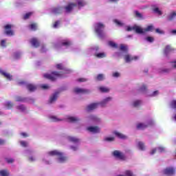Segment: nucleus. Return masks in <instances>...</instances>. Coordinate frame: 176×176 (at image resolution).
Masks as SVG:
<instances>
[{"label":"nucleus","mask_w":176,"mask_h":176,"mask_svg":"<svg viewBox=\"0 0 176 176\" xmlns=\"http://www.w3.org/2000/svg\"><path fill=\"white\" fill-rule=\"evenodd\" d=\"M32 15V12H28L24 15V19L27 20L28 19H30V17Z\"/></svg>","instance_id":"09e8293b"},{"label":"nucleus","mask_w":176,"mask_h":176,"mask_svg":"<svg viewBox=\"0 0 176 176\" xmlns=\"http://www.w3.org/2000/svg\"><path fill=\"white\" fill-rule=\"evenodd\" d=\"M78 120H79V118L78 117L70 116L68 118V122L75 123L76 122H78Z\"/></svg>","instance_id":"2f4dec72"},{"label":"nucleus","mask_w":176,"mask_h":176,"mask_svg":"<svg viewBox=\"0 0 176 176\" xmlns=\"http://www.w3.org/2000/svg\"><path fill=\"white\" fill-rule=\"evenodd\" d=\"M137 147L140 151H145L146 147H145V144L142 142H137Z\"/></svg>","instance_id":"393cba45"},{"label":"nucleus","mask_w":176,"mask_h":176,"mask_svg":"<svg viewBox=\"0 0 176 176\" xmlns=\"http://www.w3.org/2000/svg\"><path fill=\"white\" fill-rule=\"evenodd\" d=\"M152 124H153V121H152V120H150L145 122L138 123L136 125V127L138 130H144V129H146V127H149V126H152Z\"/></svg>","instance_id":"0eeeda50"},{"label":"nucleus","mask_w":176,"mask_h":176,"mask_svg":"<svg viewBox=\"0 0 176 176\" xmlns=\"http://www.w3.org/2000/svg\"><path fill=\"white\" fill-rule=\"evenodd\" d=\"M9 170L6 169L0 170V176H9Z\"/></svg>","instance_id":"c756f323"},{"label":"nucleus","mask_w":176,"mask_h":176,"mask_svg":"<svg viewBox=\"0 0 176 176\" xmlns=\"http://www.w3.org/2000/svg\"><path fill=\"white\" fill-rule=\"evenodd\" d=\"M12 28H13V25L8 24L5 26L6 34L8 36H12V35H14V33L13 32V31H12Z\"/></svg>","instance_id":"f8f14e48"},{"label":"nucleus","mask_w":176,"mask_h":176,"mask_svg":"<svg viewBox=\"0 0 176 176\" xmlns=\"http://www.w3.org/2000/svg\"><path fill=\"white\" fill-rule=\"evenodd\" d=\"M78 82H86V80H87L86 78H79Z\"/></svg>","instance_id":"680f3d73"},{"label":"nucleus","mask_w":176,"mask_h":176,"mask_svg":"<svg viewBox=\"0 0 176 176\" xmlns=\"http://www.w3.org/2000/svg\"><path fill=\"white\" fill-rule=\"evenodd\" d=\"M57 69H60L63 71V74H60L57 72H53L52 74H45L43 75L45 79H49L50 80H56L57 78H65L68 74H71L72 70L65 67L61 63L56 65Z\"/></svg>","instance_id":"f257e3e1"},{"label":"nucleus","mask_w":176,"mask_h":176,"mask_svg":"<svg viewBox=\"0 0 176 176\" xmlns=\"http://www.w3.org/2000/svg\"><path fill=\"white\" fill-rule=\"evenodd\" d=\"M6 107L7 109H10L11 108L13 107V103H12L11 102H7L6 103Z\"/></svg>","instance_id":"a18cd8bd"},{"label":"nucleus","mask_w":176,"mask_h":176,"mask_svg":"<svg viewBox=\"0 0 176 176\" xmlns=\"http://www.w3.org/2000/svg\"><path fill=\"white\" fill-rule=\"evenodd\" d=\"M176 17V11L172 12L169 15H168V20H173V19H175Z\"/></svg>","instance_id":"72a5a7b5"},{"label":"nucleus","mask_w":176,"mask_h":176,"mask_svg":"<svg viewBox=\"0 0 176 176\" xmlns=\"http://www.w3.org/2000/svg\"><path fill=\"white\" fill-rule=\"evenodd\" d=\"M126 31H135L136 34H144L146 32L153 31V25H150L146 27V28L142 29L141 26L134 25L132 26H126Z\"/></svg>","instance_id":"20e7f679"},{"label":"nucleus","mask_w":176,"mask_h":176,"mask_svg":"<svg viewBox=\"0 0 176 176\" xmlns=\"http://www.w3.org/2000/svg\"><path fill=\"white\" fill-rule=\"evenodd\" d=\"M21 135H22V137H28V135L26 133H21Z\"/></svg>","instance_id":"0e129e2a"},{"label":"nucleus","mask_w":176,"mask_h":176,"mask_svg":"<svg viewBox=\"0 0 176 176\" xmlns=\"http://www.w3.org/2000/svg\"><path fill=\"white\" fill-rule=\"evenodd\" d=\"M159 96V91H154L152 94H150L151 97H156Z\"/></svg>","instance_id":"8fccbe9b"},{"label":"nucleus","mask_w":176,"mask_h":176,"mask_svg":"<svg viewBox=\"0 0 176 176\" xmlns=\"http://www.w3.org/2000/svg\"><path fill=\"white\" fill-rule=\"evenodd\" d=\"M170 65L171 67H173V68H176V60H173L170 63Z\"/></svg>","instance_id":"6e6d98bb"},{"label":"nucleus","mask_w":176,"mask_h":176,"mask_svg":"<svg viewBox=\"0 0 176 176\" xmlns=\"http://www.w3.org/2000/svg\"><path fill=\"white\" fill-rule=\"evenodd\" d=\"M112 155L116 157V159H118L119 160H122L124 157V154H123L122 151L118 150L114 151L112 153Z\"/></svg>","instance_id":"9b49d317"},{"label":"nucleus","mask_w":176,"mask_h":176,"mask_svg":"<svg viewBox=\"0 0 176 176\" xmlns=\"http://www.w3.org/2000/svg\"><path fill=\"white\" fill-rule=\"evenodd\" d=\"M19 85H26V82L25 81H20Z\"/></svg>","instance_id":"774afa93"},{"label":"nucleus","mask_w":176,"mask_h":176,"mask_svg":"<svg viewBox=\"0 0 176 176\" xmlns=\"http://www.w3.org/2000/svg\"><path fill=\"white\" fill-rule=\"evenodd\" d=\"M96 79L100 81L104 80L105 79V75L101 74H98L96 77Z\"/></svg>","instance_id":"79ce46f5"},{"label":"nucleus","mask_w":176,"mask_h":176,"mask_svg":"<svg viewBox=\"0 0 176 176\" xmlns=\"http://www.w3.org/2000/svg\"><path fill=\"white\" fill-rule=\"evenodd\" d=\"M114 23L118 27H123V25H124V23L118 19H114Z\"/></svg>","instance_id":"e433bc0d"},{"label":"nucleus","mask_w":176,"mask_h":176,"mask_svg":"<svg viewBox=\"0 0 176 176\" xmlns=\"http://www.w3.org/2000/svg\"><path fill=\"white\" fill-rule=\"evenodd\" d=\"M74 93L76 94H83V93H86V90L82 88L76 87L74 89Z\"/></svg>","instance_id":"4be33fe9"},{"label":"nucleus","mask_w":176,"mask_h":176,"mask_svg":"<svg viewBox=\"0 0 176 176\" xmlns=\"http://www.w3.org/2000/svg\"><path fill=\"white\" fill-rule=\"evenodd\" d=\"M146 41L147 42H149L150 43H152V42H153V41H155V39L152 36H147V37H146Z\"/></svg>","instance_id":"de8ad7c7"},{"label":"nucleus","mask_w":176,"mask_h":176,"mask_svg":"<svg viewBox=\"0 0 176 176\" xmlns=\"http://www.w3.org/2000/svg\"><path fill=\"white\" fill-rule=\"evenodd\" d=\"M99 107H100V104L98 102L91 103L87 107V111H94V109H97V108Z\"/></svg>","instance_id":"dca6fc26"},{"label":"nucleus","mask_w":176,"mask_h":176,"mask_svg":"<svg viewBox=\"0 0 176 176\" xmlns=\"http://www.w3.org/2000/svg\"><path fill=\"white\" fill-rule=\"evenodd\" d=\"M0 74L4 76V78H6L8 80H13V76L10 75V74L2 70V69H0Z\"/></svg>","instance_id":"2eb2a0df"},{"label":"nucleus","mask_w":176,"mask_h":176,"mask_svg":"<svg viewBox=\"0 0 176 176\" xmlns=\"http://www.w3.org/2000/svg\"><path fill=\"white\" fill-rule=\"evenodd\" d=\"M16 109L19 110L20 112H25L26 108L23 104H20L16 107Z\"/></svg>","instance_id":"a19ab883"},{"label":"nucleus","mask_w":176,"mask_h":176,"mask_svg":"<svg viewBox=\"0 0 176 176\" xmlns=\"http://www.w3.org/2000/svg\"><path fill=\"white\" fill-rule=\"evenodd\" d=\"M29 160H30V162H35V157H29Z\"/></svg>","instance_id":"e2e57ef3"},{"label":"nucleus","mask_w":176,"mask_h":176,"mask_svg":"<svg viewBox=\"0 0 176 176\" xmlns=\"http://www.w3.org/2000/svg\"><path fill=\"white\" fill-rule=\"evenodd\" d=\"M172 50H173V47H171V46H170V45H167L165 47L164 53H165V54H168V52H171Z\"/></svg>","instance_id":"ea45409f"},{"label":"nucleus","mask_w":176,"mask_h":176,"mask_svg":"<svg viewBox=\"0 0 176 176\" xmlns=\"http://www.w3.org/2000/svg\"><path fill=\"white\" fill-rule=\"evenodd\" d=\"M109 90H110L109 88L107 87L102 86L99 87V91L101 93H109Z\"/></svg>","instance_id":"c85d7f7f"},{"label":"nucleus","mask_w":176,"mask_h":176,"mask_svg":"<svg viewBox=\"0 0 176 176\" xmlns=\"http://www.w3.org/2000/svg\"><path fill=\"white\" fill-rule=\"evenodd\" d=\"M141 104H142V101H141L140 100H136L133 102L132 105L133 107L137 108V107H140Z\"/></svg>","instance_id":"7c9ffc66"},{"label":"nucleus","mask_w":176,"mask_h":176,"mask_svg":"<svg viewBox=\"0 0 176 176\" xmlns=\"http://www.w3.org/2000/svg\"><path fill=\"white\" fill-rule=\"evenodd\" d=\"M134 14L135 17H137V19H139L140 20H143V19H145V17H144V15H142V14L140 13L138 11H135Z\"/></svg>","instance_id":"cd10ccee"},{"label":"nucleus","mask_w":176,"mask_h":176,"mask_svg":"<svg viewBox=\"0 0 176 176\" xmlns=\"http://www.w3.org/2000/svg\"><path fill=\"white\" fill-rule=\"evenodd\" d=\"M108 45L109 46H110L111 47H113L114 49L118 48V44L113 41H109Z\"/></svg>","instance_id":"4c0bfd02"},{"label":"nucleus","mask_w":176,"mask_h":176,"mask_svg":"<svg viewBox=\"0 0 176 176\" xmlns=\"http://www.w3.org/2000/svg\"><path fill=\"white\" fill-rule=\"evenodd\" d=\"M20 56H21V54L16 52L14 54V56L15 58H20Z\"/></svg>","instance_id":"4d7b16f0"},{"label":"nucleus","mask_w":176,"mask_h":176,"mask_svg":"<svg viewBox=\"0 0 176 176\" xmlns=\"http://www.w3.org/2000/svg\"><path fill=\"white\" fill-rule=\"evenodd\" d=\"M97 50H98V47H95L91 49V52H92V53H94L96 57H97L98 58H104L107 57V54H105V52L96 53V52H97Z\"/></svg>","instance_id":"6e6552de"},{"label":"nucleus","mask_w":176,"mask_h":176,"mask_svg":"<svg viewBox=\"0 0 176 176\" xmlns=\"http://www.w3.org/2000/svg\"><path fill=\"white\" fill-rule=\"evenodd\" d=\"M170 108L173 109H176V100H172L170 102ZM173 120L176 122V113L173 117Z\"/></svg>","instance_id":"bb28decb"},{"label":"nucleus","mask_w":176,"mask_h":176,"mask_svg":"<svg viewBox=\"0 0 176 176\" xmlns=\"http://www.w3.org/2000/svg\"><path fill=\"white\" fill-rule=\"evenodd\" d=\"M88 120L91 122V123H94L95 124H98V123L101 122V119L100 118L97 117V116L93 115L88 116Z\"/></svg>","instance_id":"9d476101"},{"label":"nucleus","mask_w":176,"mask_h":176,"mask_svg":"<svg viewBox=\"0 0 176 176\" xmlns=\"http://www.w3.org/2000/svg\"><path fill=\"white\" fill-rule=\"evenodd\" d=\"M19 144L21 145V146H23V148H26V146H28V142H25V141H20Z\"/></svg>","instance_id":"c03bdc74"},{"label":"nucleus","mask_w":176,"mask_h":176,"mask_svg":"<svg viewBox=\"0 0 176 176\" xmlns=\"http://www.w3.org/2000/svg\"><path fill=\"white\" fill-rule=\"evenodd\" d=\"M30 43L33 47H38V46H39V41L35 38L30 40Z\"/></svg>","instance_id":"5701e85b"},{"label":"nucleus","mask_w":176,"mask_h":176,"mask_svg":"<svg viewBox=\"0 0 176 176\" xmlns=\"http://www.w3.org/2000/svg\"><path fill=\"white\" fill-rule=\"evenodd\" d=\"M52 156H56L58 163H65L67 160H68V157L64 155L62 152H60L57 150L49 151L47 155H45L44 159L43 160L44 163L45 164H50V162L48 161H46L47 159H49V157H52Z\"/></svg>","instance_id":"f03ea898"},{"label":"nucleus","mask_w":176,"mask_h":176,"mask_svg":"<svg viewBox=\"0 0 176 176\" xmlns=\"http://www.w3.org/2000/svg\"><path fill=\"white\" fill-rule=\"evenodd\" d=\"M156 151H157L160 153H163V152H166V148L163 146H159L157 148H153L150 152L151 155H155V153H156Z\"/></svg>","instance_id":"a211bd4d"},{"label":"nucleus","mask_w":176,"mask_h":176,"mask_svg":"<svg viewBox=\"0 0 176 176\" xmlns=\"http://www.w3.org/2000/svg\"><path fill=\"white\" fill-rule=\"evenodd\" d=\"M50 120L51 122H60L61 120V119L55 116H50Z\"/></svg>","instance_id":"473e14b6"},{"label":"nucleus","mask_w":176,"mask_h":176,"mask_svg":"<svg viewBox=\"0 0 176 176\" xmlns=\"http://www.w3.org/2000/svg\"><path fill=\"white\" fill-rule=\"evenodd\" d=\"M94 28L95 32L99 36V38H102V36H104V24H102V23H96L94 25Z\"/></svg>","instance_id":"423d86ee"},{"label":"nucleus","mask_w":176,"mask_h":176,"mask_svg":"<svg viewBox=\"0 0 176 176\" xmlns=\"http://www.w3.org/2000/svg\"><path fill=\"white\" fill-rule=\"evenodd\" d=\"M57 98H58V93L56 92L50 96V103L53 104L54 102H56V101L57 100Z\"/></svg>","instance_id":"412c9836"},{"label":"nucleus","mask_w":176,"mask_h":176,"mask_svg":"<svg viewBox=\"0 0 176 176\" xmlns=\"http://www.w3.org/2000/svg\"><path fill=\"white\" fill-rule=\"evenodd\" d=\"M110 101H112V98L107 97L103 99L100 102H98V104H99V107H106L107 104L110 102Z\"/></svg>","instance_id":"f3484780"},{"label":"nucleus","mask_w":176,"mask_h":176,"mask_svg":"<svg viewBox=\"0 0 176 176\" xmlns=\"http://www.w3.org/2000/svg\"><path fill=\"white\" fill-rule=\"evenodd\" d=\"M27 87L29 91H35L38 87L34 84H28Z\"/></svg>","instance_id":"b1692460"},{"label":"nucleus","mask_w":176,"mask_h":176,"mask_svg":"<svg viewBox=\"0 0 176 176\" xmlns=\"http://www.w3.org/2000/svg\"><path fill=\"white\" fill-rule=\"evenodd\" d=\"M87 130L89 131V133H93L94 134L101 133V129L98 126H89L87 128Z\"/></svg>","instance_id":"ddd939ff"},{"label":"nucleus","mask_w":176,"mask_h":176,"mask_svg":"<svg viewBox=\"0 0 176 176\" xmlns=\"http://www.w3.org/2000/svg\"><path fill=\"white\" fill-rule=\"evenodd\" d=\"M6 160L7 163H13V162H14V160L12 158H6Z\"/></svg>","instance_id":"5fc2aeb1"},{"label":"nucleus","mask_w":176,"mask_h":176,"mask_svg":"<svg viewBox=\"0 0 176 176\" xmlns=\"http://www.w3.org/2000/svg\"><path fill=\"white\" fill-rule=\"evenodd\" d=\"M67 140H68V141H69L70 142H73L74 144H76V143L79 142V139H78V138H75L74 136H68Z\"/></svg>","instance_id":"a878e982"},{"label":"nucleus","mask_w":176,"mask_h":176,"mask_svg":"<svg viewBox=\"0 0 176 176\" xmlns=\"http://www.w3.org/2000/svg\"><path fill=\"white\" fill-rule=\"evenodd\" d=\"M154 13H156L159 16H162V11L158 8H155L153 9Z\"/></svg>","instance_id":"37998d69"},{"label":"nucleus","mask_w":176,"mask_h":176,"mask_svg":"<svg viewBox=\"0 0 176 176\" xmlns=\"http://www.w3.org/2000/svg\"><path fill=\"white\" fill-rule=\"evenodd\" d=\"M113 134L117 137V138H120V140H127V136L119 131H114Z\"/></svg>","instance_id":"6ab92c4d"},{"label":"nucleus","mask_w":176,"mask_h":176,"mask_svg":"<svg viewBox=\"0 0 176 176\" xmlns=\"http://www.w3.org/2000/svg\"><path fill=\"white\" fill-rule=\"evenodd\" d=\"M120 53H118L117 56H124V58L126 63H131V61H137L140 57L137 56H131L127 53V47L124 45H120Z\"/></svg>","instance_id":"7ed1b4c3"},{"label":"nucleus","mask_w":176,"mask_h":176,"mask_svg":"<svg viewBox=\"0 0 176 176\" xmlns=\"http://www.w3.org/2000/svg\"><path fill=\"white\" fill-rule=\"evenodd\" d=\"M5 144V140L0 139V145Z\"/></svg>","instance_id":"69168bd1"},{"label":"nucleus","mask_w":176,"mask_h":176,"mask_svg":"<svg viewBox=\"0 0 176 176\" xmlns=\"http://www.w3.org/2000/svg\"><path fill=\"white\" fill-rule=\"evenodd\" d=\"M30 28L32 31H35L38 28V25L36 23H33L30 25Z\"/></svg>","instance_id":"49530a36"},{"label":"nucleus","mask_w":176,"mask_h":176,"mask_svg":"<svg viewBox=\"0 0 176 176\" xmlns=\"http://www.w3.org/2000/svg\"><path fill=\"white\" fill-rule=\"evenodd\" d=\"M140 91H146V86L145 85H142L141 89H140Z\"/></svg>","instance_id":"13d9d810"},{"label":"nucleus","mask_w":176,"mask_h":176,"mask_svg":"<svg viewBox=\"0 0 176 176\" xmlns=\"http://www.w3.org/2000/svg\"><path fill=\"white\" fill-rule=\"evenodd\" d=\"M8 40L6 39H3L0 42V46H1V47H6V46H8Z\"/></svg>","instance_id":"f704fd0d"},{"label":"nucleus","mask_w":176,"mask_h":176,"mask_svg":"<svg viewBox=\"0 0 176 176\" xmlns=\"http://www.w3.org/2000/svg\"><path fill=\"white\" fill-rule=\"evenodd\" d=\"M164 174L166 175H174V174H175V168L168 167L164 170Z\"/></svg>","instance_id":"4468645a"},{"label":"nucleus","mask_w":176,"mask_h":176,"mask_svg":"<svg viewBox=\"0 0 176 176\" xmlns=\"http://www.w3.org/2000/svg\"><path fill=\"white\" fill-rule=\"evenodd\" d=\"M15 101H16L17 102H25V98L21 96H16L15 98Z\"/></svg>","instance_id":"c9c22d12"},{"label":"nucleus","mask_w":176,"mask_h":176,"mask_svg":"<svg viewBox=\"0 0 176 176\" xmlns=\"http://www.w3.org/2000/svg\"><path fill=\"white\" fill-rule=\"evenodd\" d=\"M155 32L157 33V34H164V31L160 30V29H156L155 30Z\"/></svg>","instance_id":"864d4df0"},{"label":"nucleus","mask_w":176,"mask_h":176,"mask_svg":"<svg viewBox=\"0 0 176 176\" xmlns=\"http://www.w3.org/2000/svg\"><path fill=\"white\" fill-rule=\"evenodd\" d=\"M170 32L173 34V35H176V30H173Z\"/></svg>","instance_id":"338daca9"},{"label":"nucleus","mask_w":176,"mask_h":176,"mask_svg":"<svg viewBox=\"0 0 176 176\" xmlns=\"http://www.w3.org/2000/svg\"><path fill=\"white\" fill-rule=\"evenodd\" d=\"M86 5H87V3L85 0H75V3H71L65 7V10L69 13V12H71L75 6L78 8V9H81V8L86 6Z\"/></svg>","instance_id":"39448f33"},{"label":"nucleus","mask_w":176,"mask_h":176,"mask_svg":"<svg viewBox=\"0 0 176 176\" xmlns=\"http://www.w3.org/2000/svg\"><path fill=\"white\" fill-rule=\"evenodd\" d=\"M64 46L65 47H69V46H71V42L68 40H63L58 44H55L54 45V47L56 49H58V47H61Z\"/></svg>","instance_id":"1a4fd4ad"},{"label":"nucleus","mask_w":176,"mask_h":176,"mask_svg":"<svg viewBox=\"0 0 176 176\" xmlns=\"http://www.w3.org/2000/svg\"><path fill=\"white\" fill-rule=\"evenodd\" d=\"M70 149L72 151H78V146H71Z\"/></svg>","instance_id":"bf43d9fd"},{"label":"nucleus","mask_w":176,"mask_h":176,"mask_svg":"<svg viewBox=\"0 0 176 176\" xmlns=\"http://www.w3.org/2000/svg\"><path fill=\"white\" fill-rule=\"evenodd\" d=\"M64 9L63 7H56L52 9V14H59V13H62Z\"/></svg>","instance_id":"aec40b11"},{"label":"nucleus","mask_w":176,"mask_h":176,"mask_svg":"<svg viewBox=\"0 0 176 176\" xmlns=\"http://www.w3.org/2000/svg\"><path fill=\"white\" fill-rule=\"evenodd\" d=\"M104 141H107V142H112V141H115V138L112 136H107L104 138Z\"/></svg>","instance_id":"58836bf2"},{"label":"nucleus","mask_w":176,"mask_h":176,"mask_svg":"<svg viewBox=\"0 0 176 176\" xmlns=\"http://www.w3.org/2000/svg\"><path fill=\"white\" fill-rule=\"evenodd\" d=\"M58 27H60V22L58 21L53 24V28H58Z\"/></svg>","instance_id":"3c124183"},{"label":"nucleus","mask_w":176,"mask_h":176,"mask_svg":"<svg viewBox=\"0 0 176 176\" xmlns=\"http://www.w3.org/2000/svg\"><path fill=\"white\" fill-rule=\"evenodd\" d=\"M42 89H49V85H43L41 86Z\"/></svg>","instance_id":"052dcab7"},{"label":"nucleus","mask_w":176,"mask_h":176,"mask_svg":"<svg viewBox=\"0 0 176 176\" xmlns=\"http://www.w3.org/2000/svg\"><path fill=\"white\" fill-rule=\"evenodd\" d=\"M119 76H120V73H119V72L113 73V78H119Z\"/></svg>","instance_id":"603ef678"}]
</instances>
